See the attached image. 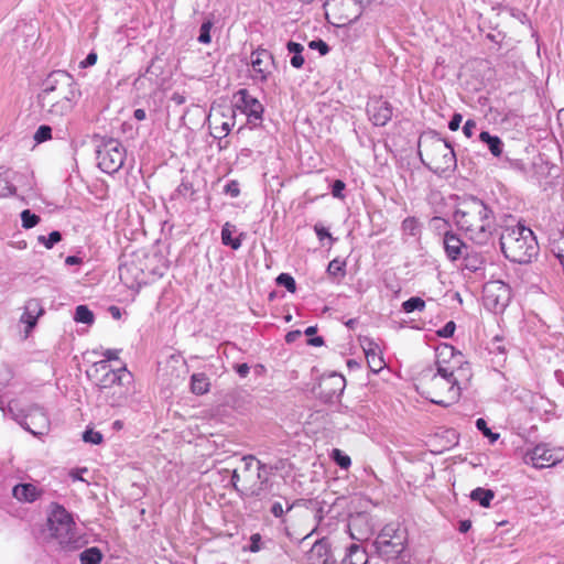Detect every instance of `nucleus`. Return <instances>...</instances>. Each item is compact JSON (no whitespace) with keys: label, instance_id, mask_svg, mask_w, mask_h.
I'll return each mask as SVG.
<instances>
[{"label":"nucleus","instance_id":"nucleus-12","mask_svg":"<svg viewBox=\"0 0 564 564\" xmlns=\"http://www.w3.org/2000/svg\"><path fill=\"white\" fill-rule=\"evenodd\" d=\"M82 96L80 90L66 91L61 98L53 97L50 102H39L41 108L47 112L50 118L61 119L67 116L75 107Z\"/></svg>","mask_w":564,"mask_h":564},{"label":"nucleus","instance_id":"nucleus-41","mask_svg":"<svg viewBox=\"0 0 564 564\" xmlns=\"http://www.w3.org/2000/svg\"><path fill=\"white\" fill-rule=\"evenodd\" d=\"M276 283L281 286H284L291 293L296 291V282L294 278L289 273L279 274L276 278Z\"/></svg>","mask_w":564,"mask_h":564},{"label":"nucleus","instance_id":"nucleus-59","mask_svg":"<svg viewBox=\"0 0 564 564\" xmlns=\"http://www.w3.org/2000/svg\"><path fill=\"white\" fill-rule=\"evenodd\" d=\"M234 369L241 378H246L250 371V367L248 366V364H236L234 366Z\"/></svg>","mask_w":564,"mask_h":564},{"label":"nucleus","instance_id":"nucleus-36","mask_svg":"<svg viewBox=\"0 0 564 564\" xmlns=\"http://www.w3.org/2000/svg\"><path fill=\"white\" fill-rule=\"evenodd\" d=\"M74 319L77 323L90 325L94 323L95 316L87 305H78L75 310Z\"/></svg>","mask_w":564,"mask_h":564},{"label":"nucleus","instance_id":"nucleus-62","mask_svg":"<svg viewBox=\"0 0 564 564\" xmlns=\"http://www.w3.org/2000/svg\"><path fill=\"white\" fill-rule=\"evenodd\" d=\"M87 471V468H77V469H74L69 473V476L73 480H80V481H85V479L82 477V474L83 473H86Z\"/></svg>","mask_w":564,"mask_h":564},{"label":"nucleus","instance_id":"nucleus-27","mask_svg":"<svg viewBox=\"0 0 564 564\" xmlns=\"http://www.w3.org/2000/svg\"><path fill=\"white\" fill-rule=\"evenodd\" d=\"M238 94L241 97L243 112L248 116L257 111H263L262 104L254 97L250 96L246 89H240Z\"/></svg>","mask_w":564,"mask_h":564},{"label":"nucleus","instance_id":"nucleus-2","mask_svg":"<svg viewBox=\"0 0 564 564\" xmlns=\"http://www.w3.org/2000/svg\"><path fill=\"white\" fill-rule=\"evenodd\" d=\"M471 378L468 362L457 369L438 368L425 383V398L441 406L456 403L462 393L463 384Z\"/></svg>","mask_w":564,"mask_h":564},{"label":"nucleus","instance_id":"nucleus-48","mask_svg":"<svg viewBox=\"0 0 564 564\" xmlns=\"http://www.w3.org/2000/svg\"><path fill=\"white\" fill-rule=\"evenodd\" d=\"M308 47L311 50H317L321 55H326L329 52L328 44L325 41L321 40V39L311 41L308 43Z\"/></svg>","mask_w":564,"mask_h":564},{"label":"nucleus","instance_id":"nucleus-31","mask_svg":"<svg viewBox=\"0 0 564 564\" xmlns=\"http://www.w3.org/2000/svg\"><path fill=\"white\" fill-rule=\"evenodd\" d=\"M241 462L243 464L242 466V471L243 473H248L252 469L254 463L257 464V469H258V474H257V477L258 479H261V471H267L268 469L269 470H272V467L271 466H268L265 464H262L260 460H257L254 456L252 455H246L241 458Z\"/></svg>","mask_w":564,"mask_h":564},{"label":"nucleus","instance_id":"nucleus-35","mask_svg":"<svg viewBox=\"0 0 564 564\" xmlns=\"http://www.w3.org/2000/svg\"><path fill=\"white\" fill-rule=\"evenodd\" d=\"M462 259L464 260L465 268L471 272L478 271L484 264L482 258L477 253H470L469 250L465 252Z\"/></svg>","mask_w":564,"mask_h":564},{"label":"nucleus","instance_id":"nucleus-14","mask_svg":"<svg viewBox=\"0 0 564 564\" xmlns=\"http://www.w3.org/2000/svg\"><path fill=\"white\" fill-rule=\"evenodd\" d=\"M561 460L560 453L551 449L545 444L536 445L525 455V462L532 464L535 468H546L555 465Z\"/></svg>","mask_w":564,"mask_h":564},{"label":"nucleus","instance_id":"nucleus-17","mask_svg":"<svg viewBox=\"0 0 564 564\" xmlns=\"http://www.w3.org/2000/svg\"><path fill=\"white\" fill-rule=\"evenodd\" d=\"M367 113L375 126L383 127L392 118V106L387 100L373 99L367 105Z\"/></svg>","mask_w":564,"mask_h":564},{"label":"nucleus","instance_id":"nucleus-13","mask_svg":"<svg viewBox=\"0 0 564 564\" xmlns=\"http://www.w3.org/2000/svg\"><path fill=\"white\" fill-rule=\"evenodd\" d=\"M250 63L252 67L251 77L261 83L267 82L272 73L271 66L274 64L273 55L264 48H257L251 53Z\"/></svg>","mask_w":564,"mask_h":564},{"label":"nucleus","instance_id":"nucleus-34","mask_svg":"<svg viewBox=\"0 0 564 564\" xmlns=\"http://www.w3.org/2000/svg\"><path fill=\"white\" fill-rule=\"evenodd\" d=\"M101 558L102 554L96 546L86 549L79 555L80 564H99Z\"/></svg>","mask_w":564,"mask_h":564},{"label":"nucleus","instance_id":"nucleus-63","mask_svg":"<svg viewBox=\"0 0 564 564\" xmlns=\"http://www.w3.org/2000/svg\"><path fill=\"white\" fill-rule=\"evenodd\" d=\"M268 481L269 480L267 477H264L263 479L261 478L260 479L261 486L257 489H252L250 492V496L257 497V498H262V486L264 487L268 484Z\"/></svg>","mask_w":564,"mask_h":564},{"label":"nucleus","instance_id":"nucleus-1","mask_svg":"<svg viewBox=\"0 0 564 564\" xmlns=\"http://www.w3.org/2000/svg\"><path fill=\"white\" fill-rule=\"evenodd\" d=\"M456 226L477 245H486L492 235L495 215L481 199L465 198L453 214Z\"/></svg>","mask_w":564,"mask_h":564},{"label":"nucleus","instance_id":"nucleus-33","mask_svg":"<svg viewBox=\"0 0 564 564\" xmlns=\"http://www.w3.org/2000/svg\"><path fill=\"white\" fill-rule=\"evenodd\" d=\"M401 229L403 235L416 237L421 234V224L415 217H406L401 224Z\"/></svg>","mask_w":564,"mask_h":564},{"label":"nucleus","instance_id":"nucleus-43","mask_svg":"<svg viewBox=\"0 0 564 564\" xmlns=\"http://www.w3.org/2000/svg\"><path fill=\"white\" fill-rule=\"evenodd\" d=\"M52 138V128L46 124H42L37 128L34 133V140L36 143H42Z\"/></svg>","mask_w":564,"mask_h":564},{"label":"nucleus","instance_id":"nucleus-23","mask_svg":"<svg viewBox=\"0 0 564 564\" xmlns=\"http://www.w3.org/2000/svg\"><path fill=\"white\" fill-rule=\"evenodd\" d=\"M44 313L42 304L37 299H31L26 301L24 305V313L21 317V322L28 325V328L32 329L37 322V318Z\"/></svg>","mask_w":564,"mask_h":564},{"label":"nucleus","instance_id":"nucleus-44","mask_svg":"<svg viewBox=\"0 0 564 564\" xmlns=\"http://www.w3.org/2000/svg\"><path fill=\"white\" fill-rule=\"evenodd\" d=\"M213 23L212 21H205L200 25L199 29V35H198V42L202 44H209L212 41L210 37V30H212Z\"/></svg>","mask_w":564,"mask_h":564},{"label":"nucleus","instance_id":"nucleus-6","mask_svg":"<svg viewBox=\"0 0 564 564\" xmlns=\"http://www.w3.org/2000/svg\"><path fill=\"white\" fill-rule=\"evenodd\" d=\"M76 523L70 512L62 505L53 502L47 517L50 538L55 540L62 549L72 551L79 547V538L75 532Z\"/></svg>","mask_w":564,"mask_h":564},{"label":"nucleus","instance_id":"nucleus-40","mask_svg":"<svg viewBox=\"0 0 564 564\" xmlns=\"http://www.w3.org/2000/svg\"><path fill=\"white\" fill-rule=\"evenodd\" d=\"M39 242L44 245L45 248L52 249L57 242L62 240V234L57 230L50 232L47 237L39 236Z\"/></svg>","mask_w":564,"mask_h":564},{"label":"nucleus","instance_id":"nucleus-28","mask_svg":"<svg viewBox=\"0 0 564 564\" xmlns=\"http://www.w3.org/2000/svg\"><path fill=\"white\" fill-rule=\"evenodd\" d=\"M209 386H210L209 379L203 372L194 373L191 378V389H192L193 393H195L197 395H202V394L208 392Z\"/></svg>","mask_w":564,"mask_h":564},{"label":"nucleus","instance_id":"nucleus-26","mask_svg":"<svg viewBox=\"0 0 564 564\" xmlns=\"http://www.w3.org/2000/svg\"><path fill=\"white\" fill-rule=\"evenodd\" d=\"M236 231V226L231 223L227 221L224 224L221 228V242L225 246L230 247L234 250H238L241 247L243 234H240L239 237L232 238V234Z\"/></svg>","mask_w":564,"mask_h":564},{"label":"nucleus","instance_id":"nucleus-57","mask_svg":"<svg viewBox=\"0 0 564 564\" xmlns=\"http://www.w3.org/2000/svg\"><path fill=\"white\" fill-rule=\"evenodd\" d=\"M261 536L259 533L252 534L250 538V546L249 550L251 552H258L261 549Z\"/></svg>","mask_w":564,"mask_h":564},{"label":"nucleus","instance_id":"nucleus-8","mask_svg":"<svg viewBox=\"0 0 564 564\" xmlns=\"http://www.w3.org/2000/svg\"><path fill=\"white\" fill-rule=\"evenodd\" d=\"M72 89L80 90L74 77L66 70H53L42 82L41 91L37 95V101L50 102V99L53 97H61Z\"/></svg>","mask_w":564,"mask_h":564},{"label":"nucleus","instance_id":"nucleus-30","mask_svg":"<svg viewBox=\"0 0 564 564\" xmlns=\"http://www.w3.org/2000/svg\"><path fill=\"white\" fill-rule=\"evenodd\" d=\"M286 48H288L289 53L293 54V56L291 57V61H290L291 65L294 68H297V69L301 68L304 64V57L302 56L304 46L300 43L289 41L286 44Z\"/></svg>","mask_w":564,"mask_h":564},{"label":"nucleus","instance_id":"nucleus-46","mask_svg":"<svg viewBox=\"0 0 564 564\" xmlns=\"http://www.w3.org/2000/svg\"><path fill=\"white\" fill-rule=\"evenodd\" d=\"M17 186L13 185L8 178L0 177V197L15 195Z\"/></svg>","mask_w":564,"mask_h":564},{"label":"nucleus","instance_id":"nucleus-61","mask_svg":"<svg viewBox=\"0 0 564 564\" xmlns=\"http://www.w3.org/2000/svg\"><path fill=\"white\" fill-rule=\"evenodd\" d=\"M118 355H119V350H117V349H106L102 352V356L105 357L104 360H107V364L110 360H117L119 358Z\"/></svg>","mask_w":564,"mask_h":564},{"label":"nucleus","instance_id":"nucleus-10","mask_svg":"<svg viewBox=\"0 0 564 564\" xmlns=\"http://www.w3.org/2000/svg\"><path fill=\"white\" fill-rule=\"evenodd\" d=\"M126 148L116 139H107L97 150V161L100 170L108 174L118 172L126 161Z\"/></svg>","mask_w":564,"mask_h":564},{"label":"nucleus","instance_id":"nucleus-38","mask_svg":"<svg viewBox=\"0 0 564 564\" xmlns=\"http://www.w3.org/2000/svg\"><path fill=\"white\" fill-rule=\"evenodd\" d=\"M425 308V302L419 296L410 297L402 303V310L405 313H412L414 311L422 312Z\"/></svg>","mask_w":564,"mask_h":564},{"label":"nucleus","instance_id":"nucleus-22","mask_svg":"<svg viewBox=\"0 0 564 564\" xmlns=\"http://www.w3.org/2000/svg\"><path fill=\"white\" fill-rule=\"evenodd\" d=\"M13 497L20 502H34L41 497L42 490L39 489L34 484L24 482L18 484L12 489Z\"/></svg>","mask_w":564,"mask_h":564},{"label":"nucleus","instance_id":"nucleus-49","mask_svg":"<svg viewBox=\"0 0 564 564\" xmlns=\"http://www.w3.org/2000/svg\"><path fill=\"white\" fill-rule=\"evenodd\" d=\"M456 325L453 321L447 322L436 334L442 338H449L454 335Z\"/></svg>","mask_w":564,"mask_h":564},{"label":"nucleus","instance_id":"nucleus-39","mask_svg":"<svg viewBox=\"0 0 564 564\" xmlns=\"http://www.w3.org/2000/svg\"><path fill=\"white\" fill-rule=\"evenodd\" d=\"M21 221H22L23 228L31 229L40 223V217L37 215L31 213L30 209H24L21 213Z\"/></svg>","mask_w":564,"mask_h":564},{"label":"nucleus","instance_id":"nucleus-11","mask_svg":"<svg viewBox=\"0 0 564 564\" xmlns=\"http://www.w3.org/2000/svg\"><path fill=\"white\" fill-rule=\"evenodd\" d=\"M511 288L500 280L485 283L482 289L484 305L494 313H502L511 301Z\"/></svg>","mask_w":564,"mask_h":564},{"label":"nucleus","instance_id":"nucleus-55","mask_svg":"<svg viewBox=\"0 0 564 564\" xmlns=\"http://www.w3.org/2000/svg\"><path fill=\"white\" fill-rule=\"evenodd\" d=\"M462 120H463V116L460 113H458V112L454 113L448 122L449 130H452V131L458 130V128L462 123Z\"/></svg>","mask_w":564,"mask_h":564},{"label":"nucleus","instance_id":"nucleus-45","mask_svg":"<svg viewBox=\"0 0 564 564\" xmlns=\"http://www.w3.org/2000/svg\"><path fill=\"white\" fill-rule=\"evenodd\" d=\"M476 427L486 436L490 440L491 443L496 442L498 438H499V434L498 433H492L491 430L487 426V422L479 417L477 421H476Z\"/></svg>","mask_w":564,"mask_h":564},{"label":"nucleus","instance_id":"nucleus-20","mask_svg":"<svg viewBox=\"0 0 564 564\" xmlns=\"http://www.w3.org/2000/svg\"><path fill=\"white\" fill-rule=\"evenodd\" d=\"M308 560L311 564H337L332 554L329 544L324 540L313 544L308 552Z\"/></svg>","mask_w":564,"mask_h":564},{"label":"nucleus","instance_id":"nucleus-24","mask_svg":"<svg viewBox=\"0 0 564 564\" xmlns=\"http://www.w3.org/2000/svg\"><path fill=\"white\" fill-rule=\"evenodd\" d=\"M368 554L364 547L358 544H351L341 560L340 564H368Z\"/></svg>","mask_w":564,"mask_h":564},{"label":"nucleus","instance_id":"nucleus-25","mask_svg":"<svg viewBox=\"0 0 564 564\" xmlns=\"http://www.w3.org/2000/svg\"><path fill=\"white\" fill-rule=\"evenodd\" d=\"M479 141L487 145L495 158H500L503 152V142L498 135H492L488 131H481Z\"/></svg>","mask_w":564,"mask_h":564},{"label":"nucleus","instance_id":"nucleus-3","mask_svg":"<svg viewBox=\"0 0 564 564\" xmlns=\"http://www.w3.org/2000/svg\"><path fill=\"white\" fill-rule=\"evenodd\" d=\"M499 242L503 256L514 263H529L539 251L533 231L521 224L505 227Z\"/></svg>","mask_w":564,"mask_h":564},{"label":"nucleus","instance_id":"nucleus-47","mask_svg":"<svg viewBox=\"0 0 564 564\" xmlns=\"http://www.w3.org/2000/svg\"><path fill=\"white\" fill-rule=\"evenodd\" d=\"M83 440L86 443H91V444L98 445V444H100L102 442V435H101V433H99L97 431H94L91 429H87L83 433Z\"/></svg>","mask_w":564,"mask_h":564},{"label":"nucleus","instance_id":"nucleus-53","mask_svg":"<svg viewBox=\"0 0 564 564\" xmlns=\"http://www.w3.org/2000/svg\"><path fill=\"white\" fill-rule=\"evenodd\" d=\"M314 231L321 241L325 238H329L332 241H334V238L329 234L328 229L325 228L324 226L316 224L314 226Z\"/></svg>","mask_w":564,"mask_h":564},{"label":"nucleus","instance_id":"nucleus-19","mask_svg":"<svg viewBox=\"0 0 564 564\" xmlns=\"http://www.w3.org/2000/svg\"><path fill=\"white\" fill-rule=\"evenodd\" d=\"M346 380L341 375H332L326 380H324L322 387V397L327 402H332L333 399H338L345 389Z\"/></svg>","mask_w":564,"mask_h":564},{"label":"nucleus","instance_id":"nucleus-15","mask_svg":"<svg viewBox=\"0 0 564 564\" xmlns=\"http://www.w3.org/2000/svg\"><path fill=\"white\" fill-rule=\"evenodd\" d=\"M21 425L33 435H43L48 431L50 421L41 408H32Z\"/></svg>","mask_w":564,"mask_h":564},{"label":"nucleus","instance_id":"nucleus-4","mask_svg":"<svg viewBox=\"0 0 564 564\" xmlns=\"http://www.w3.org/2000/svg\"><path fill=\"white\" fill-rule=\"evenodd\" d=\"M86 375L96 381L100 390L113 389L109 400L111 406H119L126 401L129 392L128 386L132 382V373L126 366L113 370L107 360H99L86 370Z\"/></svg>","mask_w":564,"mask_h":564},{"label":"nucleus","instance_id":"nucleus-5","mask_svg":"<svg viewBox=\"0 0 564 564\" xmlns=\"http://www.w3.org/2000/svg\"><path fill=\"white\" fill-rule=\"evenodd\" d=\"M419 156L424 166L434 173H444L456 166V155L452 145L435 131L423 134L419 140Z\"/></svg>","mask_w":564,"mask_h":564},{"label":"nucleus","instance_id":"nucleus-18","mask_svg":"<svg viewBox=\"0 0 564 564\" xmlns=\"http://www.w3.org/2000/svg\"><path fill=\"white\" fill-rule=\"evenodd\" d=\"M443 247L447 259L452 262L462 259L465 252L469 250V247L452 230L444 232Z\"/></svg>","mask_w":564,"mask_h":564},{"label":"nucleus","instance_id":"nucleus-16","mask_svg":"<svg viewBox=\"0 0 564 564\" xmlns=\"http://www.w3.org/2000/svg\"><path fill=\"white\" fill-rule=\"evenodd\" d=\"M436 370L438 368L457 369L463 365V355L449 344H442L436 348Z\"/></svg>","mask_w":564,"mask_h":564},{"label":"nucleus","instance_id":"nucleus-56","mask_svg":"<svg viewBox=\"0 0 564 564\" xmlns=\"http://www.w3.org/2000/svg\"><path fill=\"white\" fill-rule=\"evenodd\" d=\"M263 111H257L247 116L248 123L252 127H258L262 121Z\"/></svg>","mask_w":564,"mask_h":564},{"label":"nucleus","instance_id":"nucleus-7","mask_svg":"<svg viewBox=\"0 0 564 564\" xmlns=\"http://www.w3.org/2000/svg\"><path fill=\"white\" fill-rule=\"evenodd\" d=\"M372 0H326L324 9L326 17L334 19L335 25H346L356 21L362 13L365 6Z\"/></svg>","mask_w":564,"mask_h":564},{"label":"nucleus","instance_id":"nucleus-32","mask_svg":"<svg viewBox=\"0 0 564 564\" xmlns=\"http://www.w3.org/2000/svg\"><path fill=\"white\" fill-rule=\"evenodd\" d=\"M326 272L333 279H343L346 275V261L338 258L333 259L328 263Z\"/></svg>","mask_w":564,"mask_h":564},{"label":"nucleus","instance_id":"nucleus-64","mask_svg":"<svg viewBox=\"0 0 564 564\" xmlns=\"http://www.w3.org/2000/svg\"><path fill=\"white\" fill-rule=\"evenodd\" d=\"M240 481V475L238 473L237 469H234L232 473H231V486L232 488L236 490V491H240L239 487H238V482Z\"/></svg>","mask_w":564,"mask_h":564},{"label":"nucleus","instance_id":"nucleus-51","mask_svg":"<svg viewBox=\"0 0 564 564\" xmlns=\"http://www.w3.org/2000/svg\"><path fill=\"white\" fill-rule=\"evenodd\" d=\"M346 187V184L341 180H336L332 184V195L336 198H344V189Z\"/></svg>","mask_w":564,"mask_h":564},{"label":"nucleus","instance_id":"nucleus-52","mask_svg":"<svg viewBox=\"0 0 564 564\" xmlns=\"http://www.w3.org/2000/svg\"><path fill=\"white\" fill-rule=\"evenodd\" d=\"M431 223L434 226V228L440 230V231L443 230L445 232L446 230H451L449 223L447 220H445L444 218L433 217Z\"/></svg>","mask_w":564,"mask_h":564},{"label":"nucleus","instance_id":"nucleus-60","mask_svg":"<svg viewBox=\"0 0 564 564\" xmlns=\"http://www.w3.org/2000/svg\"><path fill=\"white\" fill-rule=\"evenodd\" d=\"M271 513L275 517V518H282L283 514H284V509H283V506L281 502L276 501L274 502L272 506H271V509H270Z\"/></svg>","mask_w":564,"mask_h":564},{"label":"nucleus","instance_id":"nucleus-42","mask_svg":"<svg viewBox=\"0 0 564 564\" xmlns=\"http://www.w3.org/2000/svg\"><path fill=\"white\" fill-rule=\"evenodd\" d=\"M333 459L335 463L343 469L349 468L351 465V459L348 455L344 454L340 449L335 448L333 449L332 454Z\"/></svg>","mask_w":564,"mask_h":564},{"label":"nucleus","instance_id":"nucleus-54","mask_svg":"<svg viewBox=\"0 0 564 564\" xmlns=\"http://www.w3.org/2000/svg\"><path fill=\"white\" fill-rule=\"evenodd\" d=\"M97 62V53L90 52L85 59L79 63L80 68H87L94 66Z\"/></svg>","mask_w":564,"mask_h":564},{"label":"nucleus","instance_id":"nucleus-58","mask_svg":"<svg viewBox=\"0 0 564 564\" xmlns=\"http://www.w3.org/2000/svg\"><path fill=\"white\" fill-rule=\"evenodd\" d=\"M476 128V122L475 120L473 119H468L464 127H463V132L464 134L467 137V138H470L473 134H474V130Z\"/></svg>","mask_w":564,"mask_h":564},{"label":"nucleus","instance_id":"nucleus-29","mask_svg":"<svg viewBox=\"0 0 564 564\" xmlns=\"http://www.w3.org/2000/svg\"><path fill=\"white\" fill-rule=\"evenodd\" d=\"M495 498V492L491 489L478 487L470 492V499L478 502L481 507H490L491 500Z\"/></svg>","mask_w":564,"mask_h":564},{"label":"nucleus","instance_id":"nucleus-37","mask_svg":"<svg viewBox=\"0 0 564 564\" xmlns=\"http://www.w3.org/2000/svg\"><path fill=\"white\" fill-rule=\"evenodd\" d=\"M13 181L23 191V193H30L33 191V175L30 173H15Z\"/></svg>","mask_w":564,"mask_h":564},{"label":"nucleus","instance_id":"nucleus-9","mask_svg":"<svg viewBox=\"0 0 564 564\" xmlns=\"http://www.w3.org/2000/svg\"><path fill=\"white\" fill-rule=\"evenodd\" d=\"M404 535L395 523H389L382 528L373 541L377 553L386 558H397L404 550Z\"/></svg>","mask_w":564,"mask_h":564},{"label":"nucleus","instance_id":"nucleus-50","mask_svg":"<svg viewBox=\"0 0 564 564\" xmlns=\"http://www.w3.org/2000/svg\"><path fill=\"white\" fill-rule=\"evenodd\" d=\"M224 192L230 197H238L240 195L239 183L235 180L229 181L224 188Z\"/></svg>","mask_w":564,"mask_h":564},{"label":"nucleus","instance_id":"nucleus-21","mask_svg":"<svg viewBox=\"0 0 564 564\" xmlns=\"http://www.w3.org/2000/svg\"><path fill=\"white\" fill-rule=\"evenodd\" d=\"M362 349L370 370L373 372L380 371L384 367V360L379 346L372 339L366 338L362 344Z\"/></svg>","mask_w":564,"mask_h":564}]
</instances>
